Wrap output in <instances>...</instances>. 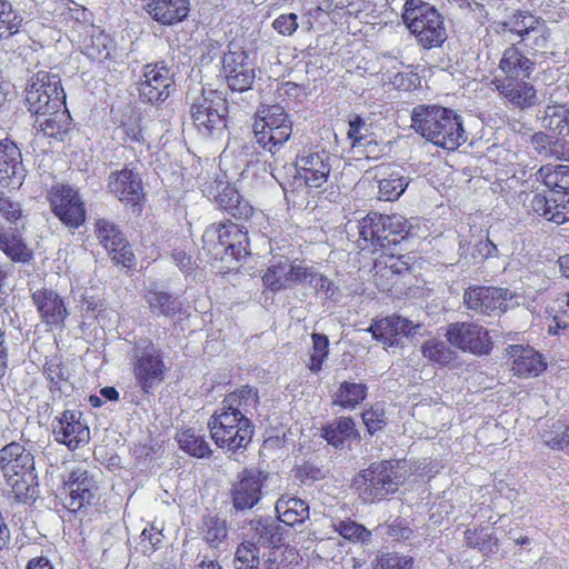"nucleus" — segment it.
<instances>
[{"instance_id":"28","label":"nucleus","mask_w":569,"mask_h":569,"mask_svg":"<svg viewBox=\"0 0 569 569\" xmlns=\"http://www.w3.org/2000/svg\"><path fill=\"white\" fill-rule=\"evenodd\" d=\"M492 83L500 94L513 106L523 109L535 104L536 90L525 79L495 78Z\"/></svg>"},{"instance_id":"50","label":"nucleus","mask_w":569,"mask_h":569,"mask_svg":"<svg viewBox=\"0 0 569 569\" xmlns=\"http://www.w3.org/2000/svg\"><path fill=\"white\" fill-rule=\"evenodd\" d=\"M421 352L425 358L440 366H448L456 358V352L446 342L437 339L426 341L421 347Z\"/></svg>"},{"instance_id":"38","label":"nucleus","mask_w":569,"mask_h":569,"mask_svg":"<svg viewBox=\"0 0 569 569\" xmlns=\"http://www.w3.org/2000/svg\"><path fill=\"white\" fill-rule=\"evenodd\" d=\"M368 393V387L362 382L343 381L333 395L332 403L347 410L355 409Z\"/></svg>"},{"instance_id":"17","label":"nucleus","mask_w":569,"mask_h":569,"mask_svg":"<svg viewBox=\"0 0 569 569\" xmlns=\"http://www.w3.org/2000/svg\"><path fill=\"white\" fill-rule=\"evenodd\" d=\"M63 487L68 491L64 507L71 511H80L94 499L97 485L87 469L76 468L63 477Z\"/></svg>"},{"instance_id":"54","label":"nucleus","mask_w":569,"mask_h":569,"mask_svg":"<svg viewBox=\"0 0 569 569\" xmlns=\"http://www.w3.org/2000/svg\"><path fill=\"white\" fill-rule=\"evenodd\" d=\"M337 531L345 538L353 542L368 541L371 533L362 525L352 520L339 521L336 525Z\"/></svg>"},{"instance_id":"23","label":"nucleus","mask_w":569,"mask_h":569,"mask_svg":"<svg viewBox=\"0 0 569 569\" xmlns=\"http://www.w3.org/2000/svg\"><path fill=\"white\" fill-rule=\"evenodd\" d=\"M0 471L2 477L33 473L34 456L22 443L11 441L0 449Z\"/></svg>"},{"instance_id":"47","label":"nucleus","mask_w":569,"mask_h":569,"mask_svg":"<svg viewBox=\"0 0 569 569\" xmlns=\"http://www.w3.org/2000/svg\"><path fill=\"white\" fill-rule=\"evenodd\" d=\"M177 441L179 447L190 456L204 458L211 453L210 446L206 439L191 430L178 433Z\"/></svg>"},{"instance_id":"19","label":"nucleus","mask_w":569,"mask_h":569,"mask_svg":"<svg viewBox=\"0 0 569 569\" xmlns=\"http://www.w3.org/2000/svg\"><path fill=\"white\" fill-rule=\"evenodd\" d=\"M108 190L127 207H137L144 199L142 181L137 172L129 168L111 172Z\"/></svg>"},{"instance_id":"37","label":"nucleus","mask_w":569,"mask_h":569,"mask_svg":"<svg viewBox=\"0 0 569 569\" xmlns=\"http://www.w3.org/2000/svg\"><path fill=\"white\" fill-rule=\"evenodd\" d=\"M408 187V178L403 176L402 169L392 168L389 172H381L378 180V196L380 200H397Z\"/></svg>"},{"instance_id":"14","label":"nucleus","mask_w":569,"mask_h":569,"mask_svg":"<svg viewBox=\"0 0 569 569\" xmlns=\"http://www.w3.org/2000/svg\"><path fill=\"white\" fill-rule=\"evenodd\" d=\"M94 233L114 263L123 267L134 264V254L129 242L116 223L104 218L98 219L94 223Z\"/></svg>"},{"instance_id":"24","label":"nucleus","mask_w":569,"mask_h":569,"mask_svg":"<svg viewBox=\"0 0 569 569\" xmlns=\"http://www.w3.org/2000/svg\"><path fill=\"white\" fill-rule=\"evenodd\" d=\"M24 178V168L22 164L21 151L18 146L9 140L0 141V183L9 187L10 184H21Z\"/></svg>"},{"instance_id":"15","label":"nucleus","mask_w":569,"mask_h":569,"mask_svg":"<svg viewBox=\"0 0 569 569\" xmlns=\"http://www.w3.org/2000/svg\"><path fill=\"white\" fill-rule=\"evenodd\" d=\"M512 297L508 289L476 286L465 290L463 302L469 310L492 316L505 311L507 301Z\"/></svg>"},{"instance_id":"1","label":"nucleus","mask_w":569,"mask_h":569,"mask_svg":"<svg viewBox=\"0 0 569 569\" xmlns=\"http://www.w3.org/2000/svg\"><path fill=\"white\" fill-rule=\"evenodd\" d=\"M258 403V390L249 386L223 398L208 421L211 439L219 448L232 453L247 449L254 432L250 416Z\"/></svg>"},{"instance_id":"5","label":"nucleus","mask_w":569,"mask_h":569,"mask_svg":"<svg viewBox=\"0 0 569 569\" xmlns=\"http://www.w3.org/2000/svg\"><path fill=\"white\" fill-rule=\"evenodd\" d=\"M203 248L216 259L228 261V258L241 260L249 254L248 231L231 221L211 224L202 236Z\"/></svg>"},{"instance_id":"25","label":"nucleus","mask_w":569,"mask_h":569,"mask_svg":"<svg viewBox=\"0 0 569 569\" xmlns=\"http://www.w3.org/2000/svg\"><path fill=\"white\" fill-rule=\"evenodd\" d=\"M542 121L545 128L562 137L555 141L553 151L565 161H569V108L566 106H549L545 111Z\"/></svg>"},{"instance_id":"2","label":"nucleus","mask_w":569,"mask_h":569,"mask_svg":"<svg viewBox=\"0 0 569 569\" xmlns=\"http://www.w3.org/2000/svg\"><path fill=\"white\" fill-rule=\"evenodd\" d=\"M411 127L428 141L447 150H456L467 141L462 118L455 110L440 106H417Z\"/></svg>"},{"instance_id":"64","label":"nucleus","mask_w":569,"mask_h":569,"mask_svg":"<svg viewBox=\"0 0 569 569\" xmlns=\"http://www.w3.org/2000/svg\"><path fill=\"white\" fill-rule=\"evenodd\" d=\"M272 27L280 34L291 36L298 28L297 16L295 13L281 14L272 22Z\"/></svg>"},{"instance_id":"9","label":"nucleus","mask_w":569,"mask_h":569,"mask_svg":"<svg viewBox=\"0 0 569 569\" xmlns=\"http://www.w3.org/2000/svg\"><path fill=\"white\" fill-rule=\"evenodd\" d=\"M28 110L36 114L48 116V111L66 104V93L60 77L48 71H39L26 88Z\"/></svg>"},{"instance_id":"49","label":"nucleus","mask_w":569,"mask_h":569,"mask_svg":"<svg viewBox=\"0 0 569 569\" xmlns=\"http://www.w3.org/2000/svg\"><path fill=\"white\" fill-rule=\"evenodd\" d=\"M260 555V547L246 539L237 547L233 560L234 569H259Z\"/></svg>"},{"instance_id":"21","label":"nucleus","mask_w":569,"mask_h":569,"mask_svg":"<svg viewBox=\"0 0 569 569\" xmlns=\"http://www.w3.org/2000/svg\"><path fill=\"white\" fill-rule=\"evenodd\" d=\"M222 67L228 87L232 91H246L254 80L253 64L246 51H229L224 53Z\"/></svg>"},{"instance_id":"8","label":"nucleus","mask_w":569,"mask_h":569,"mask_svg":"<svg viewBox=\"0 0 569 569\" xmlns=\"http://www.w3.org/2000/svg\"><path fill=\"white\" fill-rule=\"evenodd\" d=\"M252 124L256 142L266 151L276 153L292 134V121L283 107L266 106Z\"/></svg>"},{"instance_id":"53","label":"nucleus","mask_w":569,"mask_h":569,"mask_svg":"<svg viewBox=\"0 0 569 569\" xmlns=\"http://www.w3.org/2000/svg\"><path fill=\"white\" fill-rule=\"evenodd\" d=\"M415 560L410 556L387 552L375 560L373 569H413Z\"/></svg>"},{"instance_id":"55","label":"nucleus","mask_w":569,"mask_h":569,"mask_svg":"<svg viewBox=\"0 0 569 569\" xmlns=\"http://www.w3.org/2000/svg\"><path fill=\"white\" fill-rule=\"evenodd\" d=\"M555 430L543 433L545 443L553 450L569 452V426L555 425Z\"/></svg>"},{"instance_id":"43","label":"nucleus","mask_w":569,"mask_h":569,"mask_svg":"<svg viewBox=\"0 0 569 569\" xmlns=\"http://www.w3.org/2000/svg\"><path fill=\"white\" fill-rule=\"evenodd\" d=\"M0 250L14 262H28L32 258V251L12 231H0Z\"/></svg>"},{"instance_id":"27","label":"nucleus","mask_w":569,"mask_h":569,"mask_svg":"<svg viewBox=\"0 0 569 569\" xmlns=\"http://www.w3.org/2000/svg\"><path fill=\"white\" fill-rule=\"evenodd\" d=\"M508 352L513 359L511 369L516 376L536 377L546 369L542 356L529 346L513 345Z\"/></svg>"},{"instance_id":"39","label":"nucleus","mask_w":569,"mask_h":569,"mask_svg":"<svg viewBox=\"0 0 569 569\" xmlns=\"http://www.w3.org/2000/svg\"><path fill=\"white\" fill-rule=\"evenodd\" d=\"M144 300L154 315L173 317L181 309V305L177 298L168 292L156 289H148L144 295Z\"/></svg>"},{"instance_id":"34","label":"nucleus","mask_w":569,"mask_h":569,"mask_svg":"<svg viewBox=\"0 0 569 569\" xmlns=\"http://www.w3.org/2000/svg\"><path fill=\"white\" fill-rule=\"evenodd\" d=\"M276 511L278 520L288 526L302 523L309 518L308 503L297 497L281 496L276 503Z\"/></svg>"},{"instance_id":"6","label":"nucleus","mask_w":569,"mask_h":569,"mask_svg":"<svg viewBox=\"0 0 569 569\" xmlns=\"http://www.w3.org/2000/svg\"><path fill=\"white\" fill-rule=\"evenodd\" d=\"M190 114L198 132L206 138H219L227 128L228 104L214 90H202L190 101Z\"/></svg>"},{"instance_id":"18","label":"nucleus","mask_w":569,"mask_h":569,"mask_svg":"<svg viewBox=\"0 0 569 569\" xmlns=\"http://www.w3.org/2000/svg\"><path fill=\"white\" fill-rule=\"evenodd\" d=\"M41 321L49 327L63 328L70 312L63 298L53 289L40 288L31 293Z\"/></svg>"},{"instance_id":"30","label":"nucleus","mask_w":569,"mask_h":569,"mask_svg":"<svg viewBox=\"0 0 569 569\" xmlns=\"http://www.w3.org/2000/svg\"><path fill=\"white\" fill-rule=\"evenodd\" d=\"M146 10L158 22L170 26L188 16L189 0H147Z\"/></svg>"},{"instance_id":"31","label":"nucleus","mask_w":569,"mask_h":569,"mask_svg":"<svg viewBox=\"0 0 569 569\" xmlns=\"http://www.w3.org/2000/svg\"><path fill=\"white\" fill-rule=\"evenodd\" d=\"M60 16L74 42L96 27L92 21V13L76 2H71L64 8Z\"/></svg>"},{"instance_id":"44","label":"nucleus","mask_w":569,"mask_h":569,"mask_svg":"<svg viewBox=\"0 0 569 569\" xmlns=\"http://www.w3.org/2000/svg\"><path fill=\"white\" fill-rule=\"evenodd\" d=\"M289 260H279L277 263L269 266L262 276L263 286L272 292H278L290 287L288 269Z\"/></svg>"},{"instance_id":"4","label":"nucleus","mask_w":569,"mask_h":569,"mask_svg":"<svg viewBox=\"0 0 569 569\" xmlns=\"http://www.w3.org/2000/svg\"><path fill=\"white\" fill-rule=\"evenodd\" d=\"M403 21L418 43L426 49L440 47L447 39L443 19L438 10L420 0H407Z\"/></svg>"},{"instance_id":"35","label":"nucleus","mask_w":569,"mask_h":569,"mask_svg":"<svg viewBox=\"0 0 569 569\" xmlns=\"http://www.w3.org/2000/svg\"><path fill=\"white\" fill-rule=\"evenodd\" d=\"M76 42L82 53L92 60H103L109 57L110 38L99 27H93Z\"/></svg>"},{"instance_id":"36","label":"nucleus","mask_w":569,"mask_h":569,"mask_svg":"<svg viewBox=\"0 0 569 569\" xmlns=\"http://www.w3.org/2000/svg\"><path fill=\"white\" fill-rule=\"evenodd\" d=\"M216 201L220 209L236 219H249L253 213V208L249 202L234 188L229 186H226L216 197Z\"/></svg>"},{"instance_id":"33","label":"nucleus","mask_w":569,"mask_h":569,"mask_svg":"<svg viewBox=\"0 0 569 569\" xmlns=\"http://www.w3.org/2000/svg\"><path fill=\"white\" fill-rule=\"evenodd\" d=\"M36 127L47 137L63 140L71 128V117L66 104L48 111V116H36Z\"/></svg>"},{"instance_id":"60","label":"nucleus","mask_w":569,"mask_h":569,"mask_svg":"<svg viewBox=\"0 0 569 569\" xmlns=\"http://www.w3.org/2000/svg\"><path fill=\"white\" fill-rule=\"evenodd\" d=\"M325 477L323 470L310 462L300 465L295 469V478L305 485H311Z\"/></svg>"},{"instance_id":"42","label":"nucleus","mask_w":569,"mask_h":569,"mask_svg":"<svg viewBox=\"0 0 569 569\" xmlns=\"http://www.w3.org/2000/svg\"><path fill=\"white\" fill-rule=\"evenodd\" d=\"M6 485L10 488L9 495L16 502L27 503L33 498L37 480L36 472L19 475L13 477H3Z\"/></svg>"},{"instance_id":"52","label":"nucleus","mask_w":569,"mask_h":569,"mask_svg":"<svg viewBox=\"0 0 569 569\" xmlns=\"http://www.w3.org/2000/svg\"><path fill=\"white\" fill-rule=\"evenodd\" d=\"M312 353L310 355L308 367L312 372H319L322 363L328 356L329 340L321 333H312Z\"/></svg>"},{"instance_id":"11","label":"nucleus","mask_w":569,"mask_h":569,"mask_svg":"<svg viewBox=\"0 0 569 569\" xmlns=\"http://www.w3.org/2000/svg\"><path fill=\"white\" fill-rule=\"evenodd\" d=\"M52 212L67 227L77 229L86 221V208L79 192L70 186L58 184L49 193Z\"/></svg>"},{"instance_id":"58","label":"nucleus","mask_w":569,"mask_h":569,"mask_svg":"<svg viewBox=\"0 0 569 569\" xmlns=\"http://www.w3.org/2000/svg\"><path fill=\"white\" fill-rule=\"evenodd\" d=\"M325 6L331 11H343L349 16H357L368 9L365 0H326Z\"/></svg>"},{"instance_id":"12","label":"nucleus","mask_w":569,"mask_h":569,"mask_svg":"<svg viewBox=\"0 0 569 569\" xmlns=\"http://www.w3.org/2000/svg\"><path fill=\"white\" fill-rule=\"evenodd\" d=\"M446 338L451 346L473 355H488L492 347L488 330L476 322L450 323Z\"/></svg>"},{"instance_id":"62","label":"nucleus","mask_w":569,"mask_h":569,"mask_svg":"<svg viewBox=\"0 0 569 569\" xmlns=\"http://www.w3.org/2000/svg\"><path fill=\"white\" fill-rule=\"evenodd\" d=\"M0 216L11 223H16L22 216L19 202L10 200L6 194L0 201Z\"/></svg>"},{"instance_id":"10","label":"nucleus","mask_w":569,"mask_h":569,"mask_svg":"<svg viewBox=\"0 0 569 569\" xmlns=\"http://www.w3.org/2000/svg\"><path fill=\"white\" fill-rule=\"evenodd\" d=\"M133 373L143 391L159 385L164 377L166 366L161 351L150 340H142L133 348Z\"/></svg>"},{"instance_id":"63","label":"nucleus","mask_w":569,"mask_h":569,"mask_svg":"<svg viewBox=\"0 0 569 569\" xmlns=\"http://www.w3.org/2000/svg\"><path fill=\"white\" fill-rule=\"evenodd\" d=\"M308 284L312 287L316 292L323 293L328 298H332L335 295V289L332 288V282L323 277L321 273H318L312 269V272L309 277Z\"/></svg>"},{"instance_id":"48","label":"nucleus","mask_w":569,"mask_h":569,"mask_svg":"<svg viewBox=\"0 0 569 569\" xmlns=\"http://www.w3.org/2000/svg\"><path fill=\"white\" fill-rule=\"evenodd\" d=\"M353 435L355 422L349 417H341L325 429V438L336 448L343 447L345 440Z\"/></svg>"},{"instance_id":"20","label":"nucleus","mask_w":569,"mask_h":569,"mask_svg":"<svg viewBox=\"0 0 569 569\" xmlns=\"http://www.w3.org/2000/svg\"><path fill=\"white\" fill-rule=\"evenodd\" d=\"M267 476L259 470L242 471L231 489L232 506L237 510L253 508L261 499Z\"/></svg>"},{"instance_id":"59","label":"nucleus","mask_w":569,"mask_h":569,"mask_svg":"<svg viewBox=\"0 0 569 569\" xmlns=\"http://www.w3.org/2000/svg\"><path fill=\"white\" fill-rule=\"evenodd\" d=\"M362 420L370 433L381 430L387 423L385 410L376 405L362 412Z\"/></svg>"},{"instance_id":"22","label":"nucleus","mask_w":569,"mask_h":569,"mask_svg":"<svg viewBox=\"0 0 569 569\" xmlns=\"http://www.w3.org/2000/svg\"><path fill=\"white\" fill-rule=\"evenodd\" d=\"M297 170L308 188L322 187L331 170L330 156L325 150L307 151L298 157Z\"/></svg>"},{"instance_id":"29","label":"nucleus","mask_w":569,"mask_h":569,"mask_svg":"<svg viewBox=\"0 0 569 569\" xmlns=\"http://www.w3.org/2000/svg\"><path fill=\"white\" fill-rule=\"evenodd\" d=\"M248 541L264 548L278 547L282 541V527L271 517L257 518L250 521Z\"/></svg>"},{"instance_id":"61","label":"nucleus","mask_w":569,"mask_h":569,"mask_svg":"<svg viewBox=\"0 0 569 569\" xmlns=\"http://www.w3.org/2000/svg\"><path fill=\"white\" fill-rule=\"evenodd\" d=\"M523 203L529 213L543 218L548 216V196L541 193H527Z\"/></svg>"},{"instance_id":"40","label":"nucleus","mask_w":569,"mask_h":569,"mask_svg":"<svg viewBox=\"0 0 569 569\" xmlns=\"http://www.w3.org/2000/svg\"><path fill=\"white\" fill-rule=\"evenodd\" d=\"M536 176L552 192L569 191V166H542Z\"/></svg>"},{"instance_id":"16","label":"nucleus","mask_w":569,"mask_h":569,"mask_svg":"<svg viewBox=\"0 0 569 569\" xmlns=\"http://www.w3.org/2000/svg\"><path fill=\"white\" fill-rule=\"evenodd\" d=\"M82 417L83 413L79 410H64L52 422L54 439L71 450L87 443L90 439V429Z\"/></svg>"},{"instance_id":"56","label":"nucleus","mask_w":569,"mask_h":569,"mask_svg":"<svg viewBox=\"0 0 569 569\" xmlns=\"http://www.w3.org/2000/svg\"><path fill=\"white\" fill-rule=\"evenodd\" d=\"M44 375L50 380V389L61 391L63 381H67V370L61 360L57 357L47 360L44 365Z\"/></svg>"},{"instance_id":"45","label":"nucleus","mask_w":569,"mask_h":569,"mask_svg":"<svg viewBox=\"0 0 569 569\" xmlns=\"http://www.w3.org/2000/svg\"><path fill=\"white\" fill-rule=\"evenodd\" d=\"M511 32L517 33L522 39L530 34H542V24L532 16L526 12H516L508 22L503 23Z\"/></svg>"},{"instance_id":"46","label":"nucleus","mask_w":569,"mask_h":569,"mask_svg":"<svg viewBox=\"0 0 569 569\" xmlns=\"http://www.w3.org/2000/svg\"><path fill=\"white\" fill-rule=\"evenodd\" d=\"M22 23V17L13 9L9 0H0V39L16 34Z\"/></svg>"},{"instance_id":"57","label":"nucleus","mask_w":569,"mask_h":569,"mask_svg":"<svg viewBox=\"0 0 569 569\" xmlns=\"http://www.w3.org/2000/svg\"><path fill=\"white\" fill-rule=\"evenodd\" d=\"M555 212L550 214L552 222L557 224L569 221V191L553 192V202H551Z\"/></svg>"},{"instance_id":"26","label":"nucleus","mask_w":569,"mask_h":569,"mask_svg":"<svg viewBox=\"0 0 569 569\" xmlns=\"http://www.w3.org/2000/svg\"><path fill=\"white\" fill-rule=\"evenodd\" d=\"M418 326H413L410 320L397 315H392L375 321L369 331L372 337L385 345L393 346L398 336L408 337Z\"/></svg>"},{"instance_id":"3","label":"nucleus","mask_w":569,"mask_h":569,"mask_svg":"<svg viewBox=\"0 0 569 569\" xmlns=\"http://www.w3.org/2000/svg\"><path fill=\"white\" fill-rule=\"evenodd\" d=\"M359 241L366 242L362 249L370 243L373 248L388 249L400 243L408 237L416 236V227L401 214L383 216L378 213L368 214L358 226Z\"/></svg>"},{"instance_id":"41","label":"nucleus","mask_w":569,"mask_h":569,"mask_svg":"<svg viewBox=\"0 0 569 569\" xmlns=\"http://www.w3.org/2000/svg\"><path fill=\"white\" fill-rule=\"evenodd\" d=\"M200 532L210 547L219 548L228 536L226 520L218 515L208 513L202 517Z\"/></svg>"},{"instance_id":"7","label":"nucleus","mask_w":569,"mask_h":569,"mask_svg":"<svg viewBox=\"0 0 569 569\" xmlns=\"http://www.w3.org/2000/svg\"><path fill=\"white\" fill-rule=\"evenodd\" d=\"M399 463L385 460L372 463L360 472L355 485L361 490V497L366 502L381 500L398 490L405 481Z\"/></svg>"},{"instance_id":"32","label":"nucleus","mask_w":569,"mask_h":569,"mask_svg":"<svg viewBox=\"0 0 569 569\" xmlns=\"http://www.w3.org/2000/svg\"><path fill=\"white\" fill-rule=\"evenodd\" d=\"M533 66L535 62L516 46L507 48L499 62V69L506 76L503 79H527L531 74Z\"/></svg>"},{"instance_id":"51","label":"nucleus","mask_w":569,"mask_h":569,"mask_svg":"<svg viewBox=\"0 0 569 569\" xmlns=\"http://www.w3.org/2000/svg\"><path fill=\"white\" fill-rule=\"evenodd\" d=\"M463 536L465 542L469 548L478 549L482 553L491 552L493 547L497 546V539L483 529L468 528Z\"/></svg>"},{"instance_id":"13","label":"nucleus","mask_w":569,"mask_h":569,"mask_svg":"<svg viewBox=\"0 0 569 569\" xmlns=\"http://www.w3.org/2000/svg\"><path fill=\"white\" fill-rule=\"evenodd\" d=\"M173 83V72L163 62L148 63L139 82L140 98L150 103L162 102Z\"/></svg>"}]
</instances>
